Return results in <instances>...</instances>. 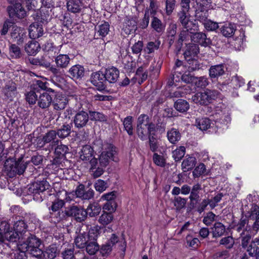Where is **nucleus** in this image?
<instances>
[{
	"instance_id": "nucleus-32",
	"label": "nucleus",
	"mask_w": 259,
	"mask_h": 259,
	"mask_svg": "<svg viewBox=\"0 0 259 259\" xmlns=\"http://www.w3.org/2000/svg\"><path fill=\"white\" fill-rule=\"evenodd\" d=\"M197 161L194 156L187 155L182 163V169L183 172H187L193 169Z\"/></svg>"
},
{
	"instance_id": "nucleus-19",
	"label": "nucleus",
	"mask_w": 259,
	"mask_h": 259,
	"mask_svg": "<svg viewBox=\"0 0 259 259\" xmlns=\"http://www.w3.org/2000/svg\"><path fill=\"white\" fill-rule=\"evenodd\" d=\"M55 94H52L50 92H44L40 93L38 97L37 105L42 109L48 108L52 104V97Z\"/></svg>"
},
{
	"instance_id": "nucleus-12",
	"label": "nucleus",
	"mask_w": 259,
	"mask_h": 259,
	"mask_svg": "<svg viewBox=\"0 0 259 259\" xmlns=\"http://www.w3.org/2000/svg\"><path fill=\"white\" fill-rule=\"evenodd\" d=\"M104 73L101 71L93 72L90 77L92 84L96 87L97 90L103 92L106 90L107 81Z\"/></svg>"
},
{
	"instance_id": "nucleus-52",
	"label": "nucleus",
	"mask_w": 259,
	"mask_h": 259,
	"mask_svg": "<svg viewBox=\"0 0 259 259\" xmlns=\"http://www.w3.org/2000/svg\"><path fill=\"white\" fill-rule=\"evenodd\" d=\"M68 150L69 149L67 146L61 144L56 147L54 153L56 156L66 159V154L68 152Z\"/></svg>"
},
{
	"instance_id": "nucleus-42",
	"label": "nucleus",
	"mask_w": 259,
	"mask_h": 259,
	"mask_svg": "<svg viewBox=\"0 0 259 259\" xmlns=\"http://www.w3.org/2000/svg\"><path fill=\"white\" fill-rule=\"evenodd\" d=\"M9 55L12 59H19L24 56L20 48L16 44H12L9 46Z\"/></svg>"
},
{
	"instance_id": "nucleus-9",
	"label": "nucleus",
	"mask_w": 259,
	"mask_h": 259,
	"mask_svg": "<svg viewBox=\"0 0 259 259\" xmlns=\"http://www.w3.org/2000/svg\"><path fill=\"white\" fill-rule=\"evenodd\" d=\"M10 4L7 11L10 18L13 20L21 19L25 17L27 12L22 6V0H7Z\"/></svg>"
},
{
	"instance_id": "nucleus-37",
	"label": "nucleus",
	"mask_w": 259,
	"mask_h": 259,
	"mask_svg": "<svg viewBox=\"0 0 259 259\" xmlns=\"http://www.w3.org/2000/svg\"><path fill=\"white\" fill-rule=\"evenodd\" d=\"M212 118L207 117L201 118L196 120V125L201 131H206L207 129L212 127L214 123L211 122Z\"/></svg>"
},
{
	"instance_id": "nucleus-61",
	"label": "nucleus",
	"mask_w": 259,
	"mask_h": 259,
	"mask_svg": "<svg viewBox=\"0 0 259 259\" xmlns=\"http://www.w3.org/2000/svg\"><path fill=\"white\" fill-rule=\"evenodd\" d=\"M57 247L56 244H51L48 246L45 252L47 254L48 259H54L57 255Z\"/></svg>"
},
{
	"instance_id": "nucleus-28",
	"label": "nucleus",
	"mask_w": 259,
	"mask_h": 259,
	"mask_svg": "<svg viewBox=\"0 0 259 259\" xmlns=\"http://www.w3.org/2000/svg\"><path fill=\"white\" fill-rule=\"evenodd\" d=\"M67 9L68 12L74 14L80 13L83 8L81 0H67Z\"/></svg>"
},
{
	"instance_id": "nucleus-41",
	"label": "nucleus",
	"mask_w": 259,
	"mask_h": 259,
	"mask_svg": "<svg viewBox=\"0 0 259 259\" xmlns=\"http://www.w3.org/2000/svg\"><path fill=\"white\" fill-rule=\"evenodd\" d=\"M70 61L68 55L65 54H60L55 58V63L58 68H66Z\"/></svg>"
},
{
	"instance_id": "nucleus-21",
	"label": "nucleus",
	"mask_w": 259,
	"mask_h": 259,
	"mask_svg": "<svg viewBox=\"0 0 259 259\" xmlns=\"http://www.w3.org/2000/svg\"><path fill=\"white\" fill-rule=\"evenodd\" d=\"M97 230H96L93 235L90 236V239L88 240V242L85 247L87 252L91 255H94L99 251V245L97 242Z\"/></svg>"
},
{
	"instance_id": "nucleus-62",
	"label": "nucleus",
	"mask_w": 259,
	"mask_h": 259,
	"mask_svg": "<svg viewBox=\"0 0 259 259\" xmlns=\"http://www.w3.org/2000/svg\"><path fill=\"white\" fill-rule=\"evenodd\" d=\"M220 244L224 245L227 249H230L234 246V240L232 236H228L222 238L220 241Z\"/></svg>"
},
{
	"instance_id": "nucleus-57",
	"label": "nucleus",
	"mask_w": 259,
	"mask_h": 259,
	"mask_svg": "<svg viewBox=\"0 0 259 259\" xmlns=\"http://www.w3.org/2000/svg\"><path fill=\"white\" fill-rule=\"evenodd\" d=\"M37 93L33 90L25 94V99L29 105H34L36 101L38 102Z\"/></svg>"
},
{
	"instance_id": "nucleus-15",
	"label": "nucleus",
	"mask_w": 259,
	"mask_h": 259,
	"mask_svg": "<svg viewBox=\"0 0 259 259\" xmlns=\"http://www.w3.org/2000/svg\"><path fill=\"white\" fill-rule=\"evenodd\" d=\"M28 226L24 218L21 216L15 217L14 221L13 229L14 234H17L18 240L20 236L23 235L28 231Z\"/></svg>"
},
{
	"instance_id": "nucleus-33",
	"label": "nucleus",
	"mask_w": 259,
	"mask_h": 259,
	"mask_svg": "<svg viewBox=\"0 0 259 259\" xmlns=\"http://www.w3.org/2000/svg\"><path fill=\"white\" fill-rule=\"evenodd\" d=\"M247 251L250 256L259 259V239L255 238L251 241L247 249Z\"/></svg>"
},
{
	"instance_id": "nucleus-24",
	"label": "nucleus",
	"mask_w": 259,
	"mask_h": 259,
	"mask_svg": "<svg viewBox=\"0 0 259 259\" xmlns=\"http://www.w3.org/2000/svg\"><path fill=\"white\" fill-rule=\"evenodd\" d=\"M25 61L26 63H30L32 65L39 66L48 68L50 67L51 63L48 61L45 57L41 56L40 57L33 58L31 57H25Z\"/></svg>"
},
{
	"instance_id": "nucleus-8",
	"label": "nucleus",
	"mask_w": 259,
	"mask_h": 259,
	"mask_svg": "<svg viewBox=\"0 0 259 259\" xmlns=\"http://www.w3.org/2000/svg\"><path fill=\"white\" fill-rule=\"evenodd\" d=\"M219 95V92L215 90L206 89L203 92H198L192 96V100L196 104L206 106L215 100Z\"/></svg>"
},
{
	"instance_id": "nucleus-14",
	"label": "nucleus",
	"mask_w": 259,
	"mask_h": 259,
	"mask_svg": "<svg viewBox=\"0 0 259 259\" xmlns=\"http://www.w3.org/2000/svg\"><path fill=\"white\" fill-rule=\"evenodd\" d=\"M89 115L88 110L83 109L77 112L72 117V123H74L75 127L78 129H81L87 126L89 122Z\"/></svg>"
},
{
	"instance_id": "nucleus-39",
	"label": "nucleus",
	"mask_w": 259,
	"mask_h": 259,
	"mask_svg": "<svg viewBox=\"0 0 259 259\" xmlns=\"http://www.w3.org/2000/svg\"><path fill=\"white\" fill-rule=\"evenodd\" d=\"M87 212V217H95L99 214L101 211V206L97 202L90 204L85 209Z\"/></svg>"
},
{
	"instance_id": "nucleus-47",
	"label": "nucleus",
	"mask_w": 259,
	"mask_h": 259,
	"mask_svg": "<svg viewBox=\"0 0 259 259\" xmlns=\"http://www.w3.org/2000/svg\"><path fill=\"white\" fill-rule=\"evenodd\" d=\"M110 25L108 22L104 21L103 24L96 27V33L101 37L106 36L109 31Z\"/></svg>"
},
{
	"instance_id": "nucleus-5",
	"label": "nucleus",
	"mask_w": 259,
	"mask_h": 259,
	"mask_svg": "<svg viewBox=\"0 0 259 259\" xmlns=\"http://www.w3.org/2000/svg\"><path fill=\"white\" fill-rule=\"evenodd\" d=\"M99 146V153L103 150V144L101 140H98L94 142L93 147L89 145H85L82 146L81 151L79 152L80 158L82 161H89L91 166L92 168H95V166L98 164V159L94 156V149Z\"/></svg>"
},
{
	"instance_id": "nucleus-25",
	"label": "nucleus",
	"mask_w": 259,
	"mask_h": 259,
	"mask_svg": "<svg viewBox=\"0 0 259 259\" xmlns=\"http://www.w3.org/2000/svg\"><path fill=\"white\" fill-rule=\"evenodd\" d=\"M44 34V29L42 25L35 22L31 24L29 27V36L32 39L35 40Z\"/></svg>"
},
{
	"instance_id": "nucleus-30",
	"label": "nucleus",
	"mask_w": 259,
	"mask_h": 259,
	"mask_svg": "<svg viewBox=\"0 0 259 259\" xmlns=\"http://www.w3.org/2000/svg\"><path fill=\"white\" fill-rule=\"evenodd\" d=\"M47 82H43L40 80H37L35 81L32 85H31V89L35 91L37 93L40 94L41 92H50L52 94H55L56 92L54 90L48 88L47 87Z\"/></svg>"
},
{
	"instance_id": "nucleus-49",
	"label": "nucleus",
	"mask_w": 259,
	"mask_h": 259,
	"mask_svg": "<svg viewBox=\"0 0 259 259\" xmlns=\"http://www.w3.org/2000/svg\"><path fill=\"white\" fill-rule=\"evenodd\" d=\"M188 199L186 198H182L180 196L175 197L172 202L174 206L176 207L177 211H180L182 209L186 207V205Z\"/></svg>"
},
{
	"instance_id": "nucleus-23",
	"label": "nucleus",
	"mask_w": 259,
	"mask_h": 259,
	"mask_svg": "<svg viewBox=\"0 0 259 259\" xmlns=\"http://www.w3.org/2000/svg\"><path fill=\"white\" fill-rule=\"evenodd\" d=\"M75 194L77 197L84 200H89L93 198L94 191L92 189L85 190L84 185L80 184L76 188Z\"/></svg>"
},
{
	"instance_id": "nucleus-3",
	"label": "nucleus",
	"mask_w": 259,
	"mask_h": 259,
	"mask_svg": "<svg viewBox=\"0 0 259 259\" xmlns=\"http://www.w3.org/2000/svg\"><path fill=\"white\" fill-rule=\"evenodd\" d=\"M24 157V155H21L18 158L9 157L5 159L4 171L9 178H12L17 175L20 176L24 174L29 166V161H25Z\"/></svg>"
},
{
	"instance_id": "nucleus-64",
	"label": "nucleus",
	"mask_w": 259,
	"mask_h": 259,
	"mask_svg": "<svg viewBox=\"0 0 259 259\" xmlns=\"http://www.w3.org/2000/svg\"><path fill=\"white\" fill-rule=\"evenodd\" d=\"M187 11L184 10H182L178 13L179 21L181 23L183 27H184L185 25H187L188 22L190 20V17L187 15Z\"/></svg>"
},
{
	"instance_id": "nucleus-29",
	"label": "nucleus",
	"mask_w": 259,
	"mask_h": 259,
	"mask_svg": "<svg viewBox=\"0 0 259 259\" xmlns=\"http://www.w3.org/2000/svg\"><path fill=\"white\" fill-rule=\"evenodd\" d=\"M104 73L109 83H115L119 77V71L114 67L106 69Z\"/></svg>"
},
{
	"instance_id": "nucleus-16",
	"label": "nucleus",
	"mask_w": 259,
	"mask_h": 259,
	"mask_svg": "<svg viewBox=\"0 0 259 259\" xmlns=\"http://www.w3.org/2000/svg\"><path fill=\"white\" fill-rule=\"evenodd\" d=\"M192 40L199 44L202 47L211 48V46H215L214 42L210 38H207L205 33L203 32H196L191 36Z\"/></svg>"
},
{
	"instance_id": "nucleus-4",
	"label": "nucleus",
	"mask_w": 259,
	"mask_h": 259,
	"mask_svg": "<svg viewBox=\"0 0 259 259\" xmlns=\"http://www.w3.org/2000/svg\"><path fill=\"white\" fill-rule=\"evenodd\" d=\"M41 243V241L40 239L35 235L29 233V236L26 240L17 243V247L18 250L27 251L32 256L40 259L45 256L44 251L39 248Z\"/></svg>"
},
{
	"instance_id": "nucleus-10",
	"label": "nucleus",
	"mask_w": 259,
	"mask_h": 259,
	"mask_svg": "<svg viewBox=\"0 0 259 259\" xmlns=\"http://www.w3.org/2000/svg\"><path fill=\"white\" fill-rule=\"evenodd\" d=\"M212 120L214 121L217 127L224 128L227 126L228 124L231 122V118L230 115L226 112L225 110H223L222 106H217L214 108V110L210 115Z\"/></svg>"
},
{
	"instance_id": "nucleus-45",
	"label": "nucleus",
	"mask_w": 259,
	"mask_h": 259,
	"mask_svg": "<svg viewBox=\"0 0 259 259\" xmlns=\"http://www.w3.org/2000/svg\"><path fill=\"white\" fill-rule=\"evenodd\" d=\"M89 115V119L92 121H98L100 122H107L108 117L102 113L97 111H93L88 110Z\"/></svg>"
},
{
	"instance_id": "nucleus-20",
	"label": "nucleus",
	"mask_w": 259,
	"mask_h": 259,
	"mask_svg": "<svg viewBox=\"0 0 259 259\" xmlns=\"http://www.w3.org/2000/svg\"><path fill=\"white\" fill-rule=\"evenodd\" d=\"M95 232V230H92L88 233H79L74 239L76 247L80 249L84 248L88 242V240L90 239V236H92Z\"/></svg>"
},
{
	"instance_id": "nucleus-53",
	"label": "nucleus",
	"mask_w": 259,
	"mask_h": 259,
	"mask_svg": "<svg viewBox=\"0 0 259 259\" xmlns=\"http://www.w3.org/2000/svg\"><path fill=\"white\" fill-rule=\"evenodd\" d=\"M186 153V148L181 146L172 151V157L176 162L180 161L184 156Z\"/></svg>"
},
{
	"instance_id": "nucleus-36",
	"label": "nucleus",
	"mask_w": 259,
	"mask_h": 259,
	"mask_svg": "<svg viewBox=\"0 0 259 259\" xmlns=\"http://www.w3.org/2000/svg\"><path fill=\"white\" fill-rule=\"evenodd\" d=\"M199 53V47L195 44H189L187 45V49L183 53L184 58H189L195 57Z\"/></svg>"
},
{
	"instance_id": "nucleus-48",
	"label": "nucleus",
	"mask_w": 259,
	"mask_h": 259,
	"mask_svg": "<svg viewBox=\"0 0 259 259\" xmlns=\"http://www.w3.org/2000/svg\"><path fill=\"white\" fill-rule=\"evenodd\" d=\"M113 220V215L112 213L103 211V213L100 217L98 222L103 226H105L111 223Z\"/></svg>"
},
{
	"instance_id": "nucleus-40",
	"label": "nucleus",
	"mask_w": 259,
	"mask_h": 259,
	"mask_svg": "<svg viewBox=\"0 0 259 259\" xmlns=\"http://www.w3.org/2000/svg\"><path fill=\"white\" fill-rule=\"evenodd\" d=\"M211 229L213 238L220 237L224 235L226 232L225 226L221 222L215 223Z\"/></svg>"
},
{
	"instance_id": "nucleus-2",
	"label": "nucleus",
	"mask_w": 259,
	"mask_h": 259,
	"mask_svg": "<svg viewBox=\"0 0 259 259\" xmlns=\"http://www.w3.org/2000/svg\"><path fill=\"white\" fill-rule=\"evenodd\" d=\"M209 76L212 82H218V88L220 90L227 91V85L230 82V78L225 64L211 65L209 69Z\"/></svg>"
},
{
	"instance_id": "nucleus-38",
	"label": "nucleus",
	"mask_w": 259,
	"mask_h": 259,
	"mask_svg": "<svg viewBox=\"0 0 259 259\" xmlns=\"http://www.w3.org/2000/svg\"><path fill=\"white\" fill-rule=\"evenodd\" d=\"M17 87L16 84L11 82L5 85L3 89V93L5 96L11 101H12V98L15 96L16 94Z\"/></svg>"
},
{
	"instance_id": "nucleus-34",
	"label": "nucleus",
	"mask_w": 259,
	"mask_h": 259,
	"mask_svg": "<svg viewBox=\"0 0 259 259\" xmlns=\"http://www.w3.org/2000/svg\"><path fill=\"white\" fill-rule=\"evenodd\" d=\"M151 27L158 33H162L165 29V24L155 16L152 17Z\"/></svg>"
},
{
	"instance_id": "nucleus-46",
	"label": "nucleus",
	"mask_w": 259,
	"mask_h": 259,
	"mask_svg": "<svg viewBox=\"0 0 259 259\" xmlns=\"http://www.w3.org/2000/svg\"><path fill=\"white\" fill-rule=\"evenodd\" d=\"M133 117L132 116H127L122 120L124 130L130 136L134 135V127L133 125Z\"/></svg>"
},
{
	"instance_id": "nucleus-31",
	"label": "nucleus",
	"mask_w": 259,
	"mask_h": 259,
	"mask_svg": "<svg viewBox=\"0 0 259 259\" xmlns=\"http://www.w3.org/2000/svg\"><path fill=\"white\" fill-rule=\"evenodd\" d=\"M40 49L39 44L34 39L29 41L24 47L25 51L28 56H35L39 51Z\"/></svg>"
},
{
	"instance_id": "nucleus-7",
	"label": "nucleus",
	"mask_w": 259,
	"mask_h": 259,
	"mask_svg": "<svg viewBox=\"0 0 259 259\" xmlns=\"http://www.w3.org/2000/svg\"><path fill=\"white\" fill-rule=\"evenodd\" d=\"M103 150L100 152L99 156L100 166L101 167H106L109 163V161L112 160L114 162L118 161V158L117 156L116 147L112 144L106 143L103 145Z\"/></svg>"
},
{
	"instance_id": "nucleus-59",
	"label": "nucleus",
	"mask_w": 259,
	"mask_h": 259,
	"mask_svg": "<svg viewBox=\"0 0 259 259\" xmlns=\"http://www.w3.org/2000/svg\"><path fill=\"white\" fill-rule=\"evenodd\" d=\"M209 83L208 78L205 76L195 77L194 82L196 88H205Z\"/></svg>"
},
{
	"instance_id": "nucleus-44",
	"label": "nucleus",
	"mask_w": 259,
	"mask_h": 259,
	"mask_svg": "<svg viewBox=\"0 0 259 259\" xmlns=\"http://www.w3.org/2000/svg\"><path fill=\"white\" fill-rule=\"evenodd\" d=\"M167 137L171 144H176L181 138V134L178 129L171 128L167 132Z\"/></svg>"
},
{
	"instance_id": "nucleus-18",
	"label": "nucleus",
	"mask_w": 259,
	"mask_h": 259,
	"mask_svg": "<svg viewBox=\"0 0 259 259\" xmlns=\"http://www.w3.org/2000/svg\"><path fill=\"white\" fill-rule=\"evenodd\" d=\"M68 76L74 81L82 80L85 74V69L83 66L76 64L72 66L68 71Z\"/></svg>"
},
{
	"instance_id": "nucleus-11",
	"label": "nucleus",
	"mask_w": 259,
	"mask_h": 259,
	"mask_svg": "<svg viewBox=\"0 0 259 259\" xmlns=\"http://www.w3.org/2000/svg\"><path fill=\"white\" fill-rule=\"evenodd\" d=\"M7 240L11 242H17L18 241L17 234H14L13 229L6 221L0 223V242Z\"/></svg>"
},
{
	"instance_id": "nucleus-60",
	"label": "nucleus",
	"mask_w": 259,
	"mask_h": 259,
	"mask_svg": "<svg viewBox=\"0 0 259 259\" xmlns=\"http://www.w3.org/2000/svg\"><path fill=\"white\" fill-rule=\"evenodd\" d=\"M125 28H127L130 33L132 31H136L138 29L137 19L136 17H132L125 23Z\"/></svg>"
},
{
	"instance_id": "nucleus-55",
	"label": "nucleus",
	"mask_w": 259,
	"mask_h": 259,
	"mask_svg": "<svg viewBox=\"0 0 259 259\" xmlns=\"http://www.w3.org/2000/svg\"><path fill=\"white\" fill-rule=\"evenodd\" d=\"M51 10L41 9L38 16V20L42 23H48L51 19Z\"/></svg>"
},
{
	"instance_id": "nucleus-58",
	"label": "nucleus",
	"mask_w": 259,
	"mask_h": 259,
	"mask_svg": "<svg viewBox=\"0 0 259 259\" xmlns=\"http://www.w3.org/2000/svg\"><path fill=\"white\" fill-rule=\"evenodd\" d=\"M186 61L189 64L188 69L189 71H193L199 69L200 64L198 61L195 57L184 58Z\"/></svg>"
},
{
	"instance_id": "nucleus-1",
	"label": "nucleus",
	"mask_w": 259,
	"mask_h": 259,
	"mask_svg": "<svg viewBox=\"0 0 259 259\" xmlns=\"http://www.w3.org/2000/svg\"><path fill=\"white\" fill-rule=\"evenodd\" d=\"M51 185L47 178L36 179L27 186V194L32 195L33 199L37 201H42L49 197H55L54 193H51Z\"/></svg>"
},
{
	"instance_id": "nucleus-13",
	"label": "nucleus",
	"mask_w": 259,
	"mask_h": 259,
	"mask_svg": "<svg viewBox=\"0 0 259 259\" xmlns=\"http://www.w3.org/2000/svg\"><path fill=\"white\" fill-rule=\"evenodd\" d=\"M119 242V239L115 234H112L110 238L104 244L99 246V252L102 257L109 256L116 244Z\"/></svg>"
},
{
	"instance_id": "nucleus-54",
	"label": "nucleus",
	"mask_w": 259,
	"mask_h": 259,
	"mask_svg": "<svg viewBox=\"0 0 259 259\" xmlns=\"http://www.w3.org/2000/svg\"><path fill=\"white\" fill-rule=\"evenodd\" d=\"M44 161V156L42 155L39 154L37 153H36L31 156L30 160H27L26 161H29V164L30 163H32L35 166H38V167H40L41 165H42Z\"/></svg>"
},
{
	"instance_id": "nucleus-17",
	"label": "nucleus",
	"mask_w": 259,
	"mask_h": 259,
	"mask_svg": "<svg viewBox=\"0 0 259 259\" xmlns=\"http://www.w3.org/2000/svg\"><path fill=\"white\" fill-rule=\"evenodd\" d=\"M55 200L52 202V205L49 207L50 218H56L58 221L64 220L65 219H60L59 214L62 212L61 209L65 205V202L64 200L56 198L55 196Z\"/></svg>"
},
{
	"instance_id": "nucleus-50",
	"label": "nucleus",
	"mask_w": 259,
	"mask_h": 259,
	"mask_svg": "<svg viewBox=\"0 0 259 259\" xmlns=\"http://www.w3.org/2000/svg\"><path fill=\"white\" fill-rule=\"evenodd\" d=\"M160 45V41L158 39L154 41H149L147 44L146 47L144 48V51L147 54H151L159 49Z\"/></svg>"
},
{
	"instance_id": "nucleus-35",
	"label": "nucleus",
	"mask_w": 259,
	"mask_h": 259,
	"mask_svg": "<svg viewBox=\"0 0 259 259\" xmlns=\"http://www.w3.org/2000/svg\"><path fill=\"white\" fill-rule=\"evenodd\" d=\"M174 107L177 110L182 113H186L190 109L189 102L183 99H177L174 104Z\"/></svg>"
},
{
	"instance_id": "nucleus-51",
	"label": "nucleus",
	"mask_w": 259,
	"mask_h": 259,
	"mask_svg": "<svg viewBox=\"0 0 259 259\" xmlns=\"http://www.w3.org/2000/svg\"><path fill=\"white\" fill-rule=\"evenodd\" d=\"M150 16L148 10H146L144 17L137 21L138 28L145 29L147 28L149 23Z\"/></svg>"
},
{
	"instance_id": "nucleus-43",
	"label": "nucleus",
	"mask_w": 259,
	"mask_h": 259,
	"mask_svg": "<svg viewBox=\"0 0 259 259\" xmlns=\"http://www.w3.org/2000/svg\"><path fill=\"white\" fill-rule=\"evenodd\" d=\"M154 121L155 123L157 132L161 134L165 132L166 122L163 117L155 115Z\"/></svg>"
},
{
	"instance_id": "nucleus-6",
	"label": "nucleus",
	"mask_w": 259,
	"mask_h": 259,
	"mask_svg": "<svg viewBox=\"0 0 259 259\" xmlns=\"http://www.w3.org/2000/svg\"><path fill=\"white\" fill-rule=\"evenodd\" d=\"M87 213L83 207L72 205L66 207L64 211H62L59 216L60 219L66 220L68 218H71L77 222L82 223L87 219Z\"/></svg>"
},
{
	"instance_id": "nucleus-26",
	"label": "nucleus",
	"mask_w": 259,
	"mask_h": 259,
	"mask_svg": "<svg viewBox=\"0 0 259 259\" xmlns=\"http://www.w3.org/2000/svg\"><path fill=\"white\" fill-rule=\"evenodd\" d=\"M220 30L224 36L228 38L231 37L235 34L236 26L234 23H225L223 25H220Z\"/></svg>"
},
{
	"instance_id": "nucleus-56",
	"label": "nucleus",
	"mask_w": 259,
	"mask_h": 259,
	"mask_svg": "<svg viewBox=\"0 0 259 259\" xmlns=\"http://www.w3.org/2000/svg\"><path fill=\"white\" fill-rule=\"evenodd\" d=\"M244 82L242 81L237 75L234 76L230 79V82L227 85V90L231 88L237 89L241 87Z\"/></svg>"
},
{
	"instance_id": "nucleus-63",
	"label": "nucleus",
	"mask_w": 259,
	"mask_h": 259,
	"mask_svg": "<svg viewBox=\"0 0 259 259\" xmlns=\"http://www.w3.org/2000/svg\"><path fill=\"white\" fill-rule=\"evenodd\" d=\"M148 143L150 150L153 152H156L159 147L157 139L154 135L148 136Z\"/></svg>"
},
{
	"instance_id": "nucleus-27",
	"label": "nucleus",
	"mask_w": 259,
	"mask_h": 259,
	"mask_svg": "<svg viewBox=\"0 0 259 259\" xmlns=\"http://www.w3.org/2000/svg\"><path fill=\"white\" fill-rule=\"evenodd\" d=\"M72 127V122L68 123L66 122L59 127L57 130H56V132L60 139H65L70 136Z\"/></svg>"
},
{
	"instance_id": "nucleus-22",
	"label": "nucleus",
	"mask_w": 259,
	"mask_h": 259,
	"mask_svg": "<svg viewBox=\"0 0 259 259\" xmlns=\"http://www.w3.org/2000/svg\"><path fill=\"white\" fill-rule=\"evenodd\" d=\"M248 213V218L254 221L252 226V229L257 231L259 230V206L255 203L252 204V207Z\"/></svg>"
}]
</instances>
